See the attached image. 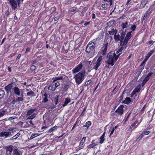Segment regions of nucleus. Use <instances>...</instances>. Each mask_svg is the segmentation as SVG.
Here are the masks:
<instances>
[{"label": "nucleus", "instance_id": "1", "mask_svg": "<svg viewBox=\"0 0 155 155\" xmlns=\"http://www.w3.org/2000/svg\"><path fill=\"white\" fill-rule=\"evenodd\" d=\"M126 32V30L124 31L121 30L120 32V35L118 34L117 35H114V39L115 42H117L120 41V42H121V44L127 45L128 41L132 36V31L128 32L125 38Z\"/></svg>", "mask_w": 155, "mask_h": 155}, {"label": "nucleus", "instance_id": "2", "mask_svg": "<svg viewBox=\"0 0 155 155\" xmlns=\"http://www.w3.org/2000/svg\"><path fill=\"white\" fill-rule=\"evenodd\" d=\"M107 57V59L105 61L107 64L105 66L106 68H109L110 65H114L118 58V55H117L115 52L109 53Z\"/></svg>", "mask_w": 155, "mask_h": 155}, {"label": "nucleus", "instance_id": "3", "mask_svg": "<svg viewBox=\"0 0 155 155\" xmlns=\"http://www.w3.org/2000/svg\"><path fill=\"white\" fill-rule=\"evenodd\" d=\"M37 111L36 108L30 109L27 111L26 116L28 120H32L35 118L37 114Z\"/></svg>", "mask_w": 155, "mask_h": 155}, {"label": "nucleus", "instance_id": "4", "mask_svg": "<svg viewBox=\"0 0 155 155\" xmlns=\"http://www.w3.org/2000/svg\"><path fill=\"white\" fill-rule=\"evenodd\" d=\"M97 46V43L94 42H90L87 45L86 51L87 53H90L93 51Z\"/></svg>", "mask_w": 155, "mask_h": 155}, {"label": "nucleus", "instance_id": "5", "mask_svg": "<svg viewBox=\"0 0 155 155\" xmlns=\"http://www.w3.org/2000/svg\"><path fill=\"white\" fill-rule=\"evenodd\" d=\"M13 130V129L10 128L6 131H2L0 133V137H3L4 138L9 137L12 136V133L10 131H12Z\"/></svg>", "mask_w": 155, "mask_h": 155}, {"label": "nucleus", "instance_id": "6", "mask_svg": "<svg viewBox=\"0 0 155 155\" xmlns=\"http://www.w3.org/2000/svg\"><path fill=\"white\" fill-rule=\"evenodd\" d=\"M21 0H8L12 8L15 9L17 7L18 5H19Z\"/></svg>", "mask_w": 155, "mask_h": 155}, {"label": "nucleus", "instance_id": "7", "mask_svg": "<svg viewBox=\"0 0 155 155\" xmlns=\"http://www.w3.org/2000/svg\"><path fill=\"white\" fill-rule=\"evenodd\" d=\"M85 71L82 70L81 72L78 73V84L82 82L84 79Z\"/></svg>", "mask_w": 155, "mask_h": 155}, {"label": "nucleus", "instance_id": "8", "mask_svg": "<svg viewBox=\"0 0 155 155\" xmlns=\"http://www.w3.org/2000/svg\"><path fill=\"white\" fill-rule=\"evenodd\" d=\"M103 59V56H100L97 61H96L95 63V65H94V68L95 70H97L100 66Z\"/></svg>", "mask_w": 155, "mask_h": 155}, {"label": "nucleus", "instance_id": "9", "mask_svg": "<svg viewBox=\"0 0 155 155\" xmlns=\"http://www.w3.org/2000/svg\"><path fill=\"white\" fill-rule=\"evenodd\" d=\"M124 106L123 105H120V106L115 110V113L117 114V115H121L124 114L123 108Z\"/></svg>", "mask_w": 155, "mask_h": 155}, {"label": "nucleus", "instance_id": "10", "mask_svg": "<svg viewBox=\"0 0 155 155\" xmlns=\"http://www.w3.org/2000/svg\"><path fill=\"white\" fill-rule=\"evenodd\" d=\"M120 42V46H121V47L120 48H119L118 51H117L116 53L117 54H118V56L121 53V52L124 49H125L127 47V45H124V44H121V42Z\"/></svg>", "mask_w": 155, "mask_h": 155}, {"label": "nucleus", "instance_id": "11", "mask_svg": "<svg viewBox=\"0 0 155 155\" xmlns=\"http://www.w3.org/2000/svg\"><path fill=\"white\" fill-rule=\"evenodd\" d=\"M13 85L12 84H10L6 86L5 87L6 91L8 93L12 92L13 91Z\"/></svg>", "mask_w": 155, "mask_h": 155}, {"label": "nucleus", "instance_id": "12", "mask_svg": "<svg viewBox=\"0 0 155 155\" xmlns=\"http://www.w3.org/2000/svg\"><path fill=\"white\" fill-rule=\"evenodd\" d=\"M108 46V43H106L105 44H104L103 46L102 47V51L101 54H102V55H105L106 54L107 51V48Z\"/></svg>", "mask_w": 155, "mask_h": 155}, {"label": "nucleus", "instance_id": "13", "mask_svg": "<svg viewBox=\"0 0 155 155\" xmlns=\"http://www.w3.org/2000/svg\"><path fill=\"white\" fill-rule=\"evenodd\" d=\"M13 91L14 93L17 96H19L21 94V90L18 87H14Z\"/></svg>", "mask_w": 155, "mask_h": 155}, {"label": "nucleus", "instance_id": "14", "mask_svg": "<svg viewBox=\"0 0 155 155\" xmlns=\"http://www.w3.org/2000/svg\"><path fill=\"white\" fill-rule=\"evenodd\" d=\"M86 138L85 137H83L79 145L78 146V150H80L84 147L83 144L85 141Z\"/></svg>", "mask_w": 155, "mask_h": 155}, {"label": "nucleus", "instance_id": "15", "mask_svg": "<svg viewBox=\"0 0 155 155\" xmlns=\"http://www.w3.org/2000/svg\"><path fill=\"white\" fill-rule=\"evenodd\" d=\"M152 9L150 7L147 11L144 14V16L143 18V21L145 20L147 17L150 15V13L152 12Z\"/></svg>", "mask_w": 155, "mask_h": 155}, {"label": "nucleus", "instance_id": "16", "mask_svg": "<svg viewBox=\"0 0 155 155\" xmlns=\"http://www.w3.org/2000/svg\"><path fill=\"white\" fill-rule=\"evenodd\" d=\"M13 147L12 146H10L6 148L7 155H11V153L13 150Z\"/></svg>", "mask_w": 155, "mask_h": 155}, {"label": "nucleus", "instance_id": "17", "mask_svg": "<svg viewBox=\"0 0 155 155\" xmlns=\"http://www.w3.org/2000/svg\"><path fill=\"white\" fill-rule=\"evenodd\" d=\"M98 144V142H96L94 140H93L91 142V143L88 146V148H94Z\"/></svg>", "mask_w": 155, "mask_h": 155}, {"label": "nucleus", "instance_id": "18", "mask_svg": "<svg viewBox=\"0 0 155 155\" xmlns=\"http://www.w3.org/2000/svg\"><path fill=\"white\" fill-rule=\"evenodd\" d=\"M63 77H64V78H67V77L64 75L62 76H58V77H54L52 78L53 82H54L57 80H62L63 78Z\"/></svg>", "mask_w": 155, "mask_h": 155}, {"label": "nucleus", "instance_id": "19", "mask_svg": "<svg viewBox=\"0 0 155 155\" xmlns=\"http://www.w3.org/2000/svg\"><path fill=\"white\" fill-rule=\"evenodd\" d=\"M117 30L115 28H113L111 29V31H108V32L110 35H117Z\"/></svg>", "mask_w": 155, "mask_h": 155}, {"label": "nucleus", "instance_id": "20", "mask_svg": "<svg viewBox=\"0 0 155 155\" xmlns=\"http://www.w3.org/2000/svg\"><path fill=\"white\" fill-rule=\"evenodd\" d=\"M148 2V1L147 0H142L141 2L140 8H144Z\"/></svg>", "mask_w": 155, "mask_h": 155}, {"label": "nucleus", "instance_id": "21", "mask_svg": "<svg viewBox=\"0 0 155 155\" xmlns=\"http://www.w3.org/2000/svg\"><path fill=\"white\" fill-rule=\"evenodd\" d=\"M48 95L47 94H45L42 96L43 99L42 102L45 103H46L48 101Z\"/></svg>", "mask_w": 155, "mask_h": 155}, {"label": "nucleus", "instance_id": "22", "mask_svg": "<svg viewBox=\"0 0 155 155\" xmlns=\"http://www.w3.org/2000/svg\"><path fill=\"white\" fill-rule=\"evenodd\" d=\"M131 102V99L130 97H126L125 100L123 101L122 103H124L127 104H129Z\"/></svg>", "mask_w": 155, "mask_h": 155}, {"label": "nucleus", "instance_id": "23", "mask_svg": "<svg viewBox=\"0 0 155 155\" xmlns=\"http://www.w3.org/2000/svg\"><path fill=\"white\" fill-rule=\"evenodd\" d=\"M105 132H104L102 135L100 137V141L99 143L100 144H101L104 142V141L105 140L104 137Z\"/></svg>", "mask_w": 155, "mask_h": 155}, {"label": "nucleus", "instance_id": "24", "mask_svg": "<svg viewBox=\"0 0 155 155\" xmlns=\"http://www.w3.org/2000/svg\"><path fill=\"white\" fill-rule=\"evenodd\" d=\"M142 70L140 69H139L137 71L134 76L135 79H137L138 78Z\"/></svg>", "mask_w": 155, "mask_h": 155}, {"label": "nucleus", "instance_id": "25", "mask_svg": "<svg viewBox=\"0 0 155 155\" xmlns=\"http://www.w3.org/2000/svg\"><path fill=\"white\" fill-rule=\"evenodd\" d=\"M12 155H21V154L18 149H15L13 150V154Z\"/></svg>", "mask_w": 155, "mask_h": 155}, {"label": "nucleus", "instance_id": "26", "mask_svg": "<svg viewBox=\"0 0 155 155\" xmlns=\"http://www.w3.org/2000/svg\"><path fill=\"white\" fill-rule=\"evenodd\" d=\"M136 93H137L136 92V91H135L134 89L133 90L132 92L130 94V97H133L134 99H135V97H137V94H136Z\"/></svg>", "mask_w": 155, "mask_h": 155}, {"label": "nucleus", "instance_id": "27", "mask_svg": "<svg viewBox=\"0 0 155 155\" xmlns=\"http://www.w3.org/2000/svg\"><path fill=\"white\" fill-rule=\"evenodd\" d=\"M71 102V99L70 98H66L62 106L63 107L67 105L68 104Z\"/></svg>", "mask_w": 155, "mask_h": 155}, {"label": "nucleus", "instance_id": "28", "mask_svg": "<svg viewBox=\"0 0 155 155\" xmlns=\"http://www.w3.org/2000/svg\"><path fill=\"white\" fill-rule=\"evenodd\" d=\"M143 87H142L141 84H140L139 85L137 86L136 87L134 90H135V91H136V92L138 93Z\"/></svg>", "mask_w": 155, "mask_h": 155}, {"label": "nucleus", "instance_id": "29", "mask_svg": "<svg viewBox=\"0 0 155 155\" xmlns=\"http://www.w3.org/2000/svg\"><path fill=\"white\" fill-rule=\"evenodd\" d=\"M40 134H34L31 135V137L30 138V140H32L34 138L39 136Z\"/></svg>", "mask_w": 155, "mask_h": 155}, {"label": "nucleus", "instance_id": "30", "mask_svg": "<svg viewBox=\"0 0 155 155\" xmlns=\"http://www.w3.org/2000/svg\"><path fill=\"white\" fill-rule=\"evenodd\" d=\"M149 80L147 78L145 77L144 79L143 80L142 84H141L142 87H143L146 82Z\"/></svg>", "mask_w": 155, "mask_h": 155}, {"label": "nucleus", "instance_id": "31", "mask_svg": "<svg viewBox=\"0 0 155 155\" xmlns=\"http://www.w3.org/2000/svg\"><path fill=\"white\" fill-rule=\"evenodd\" d=\"M154 50H151L150 52H149L147 54V58L149 59L150 56L154 52Z\"/></svg>", "mask_w": 155, "mask_h": 155}, {"label": "nucleus", "instance_id": "32", "mask_svg": "<svg viewBox=\"0 0 155 155\" xmlns=\"http://www.w3.org/2000/svg\"><path fill=\"white\" fill-rule=\"evenodd\" d=\"M57 129V126H54L52 128L50 129L48 131V133H51L54 130H56Z\"/></svg>", "mask_w": 155, "mask_h": 155}, {"label": "nucleus", "instance_id": "33", "mask_svg": "<svg viewBox=\"0 0 155 155\" xmlns=\"http://www.w3.org/2000/svg\"><path fill=\"white\" fill-rule=\"evenodd\" d=\"M21 97H18L16 99L17 101L18 102H19L20 101H22L23 100V95L22 94H21Z\"/></svg>", "mask_w": 155, "mask_h": 155}, {"label": "nucleus", "instance_id": "34", "mask_svg": "<svg viewBox=\"0 0 155 155\" xmlns=\"http://www.w3.org/2000/svg\"><path fill=\"white\" fill-rule=\"evenodd\" d=\"M5 94V91L3 90H0V99L3 97Z\"/></svg>", "mask_w": 155, "mask_h": 155}, {"label": "nucleus", "instance_id": "35", "mask_svg": "<svg viewBox=\"0 0 155 155\" xmlns=\"http://www.w3.org/2000/svg\"><path fill=\"white\" fill-rule=\"evenodd\" d=\"M69 87L68 85L67 84H65L63 87V91H67Z\"/></svg>", "mask_w": 155, "mask_h": 155}, {"label": "nucleus", "instance_id": "36", "mask_svg": "<svg viewBox=\"0 0 155 155\" xmlns=\"http://www.w3.org/2000/svg\"><path fill=\"white\" fill-rule=\"evenodd\" d=\"M91 122L90 121H88L84 125V126L85 127H88L91 126Z\"/></svg>", "mask_w": 155, "mask_h": 155}, {"label": "nucleus", "instance_id": "37", "mask_svg": "<svg viewBox=\"0 0 155 155\" xmlns=\"http://www.w3.org/2000/svg\"><path fill=\"white\" fill-rule=\"evenodd\" d=\"M104 2H107L110 4V6L112 5L114 2V0H103Z\"/></svg>", "mask_w": 155, "mask_h": 155}, {"label": "nucleus", "instance_id": "38", "mask_svg": "<svg viewBox=\"0 0 155 155\" xmlns=\"http://www.w3.org/2000/svg\"><path fill=\"white\" fill-rule=\"evenodd\" d=\"M82 62H83L82 61L78 65V72H79L82 68L83 66V65L82 64Z\"/></svg>", "mask_w": 155, "mask_h": 155}, {"label": "nucleus", "instance_id": "39", "mask_svg": "<svg viewBox=\"0 0 155 155\" xmlns=\"http://www.w3.org/2000/svg\"><path fill=\"white\" fill-rule=\"evenodd\" d=\"M26 123L28 124L29 126H33L34 125V124H33V123L32 122V121L31 120L27 121Z\"/></svg>", "mask_w": 155, "mask_h": 155}, {"label": "nucleus", "instance_id": "40", "mask_svg": "<svg viewBox=\"0 0 155 155\" xmlns=\"http://www.w3.org/2000/svg\"><path fill=\"white\" fill-rule=\"evenodd\" d=\"M20 134L19 133H18L16 134L13 136L12 140H15L20 135Z\"/></svg>", "mask_w": 155, "mask_h": 155}, {"label": "nucleus", "instance_id": "41", "mask_svg": "<svg viewBox=\"0 0 155 155\" xmlns=\"http://www.w3.org/2000/svg\"><path fill=\"white\" fill-rule=\"evenodd\" d=\"M128 24V23L127 22H126V23H122L121 25L122 28L123 29H124L126 28L127 25Z\"/></svg>", "mask_w": 155, "mask_h": 155}, {"label": "nucleus", "instance_id": "42", "mask_svg": "<svg viewBox=\"0 0 155 155\" xmlns=\"http://www.w3.org/2000/svg\"><path fill=\"white\" fill-rule=\"evenodd\" d=\"M145 61H143L141 63L140 66V68H142V69L144 68V65L145 64Z\"/></svg>", "mask_w": 155, "mask_h": 155}, {"label": "nucleus", "instance_id": "43", "mask_svg": "<svg viewBox=\"0 0 155 155\" xmlns=\"http://www.w3.org/2000/svg\"><path fill=\"white\" fill-rule=\"evenodd\" d=\"M143 134H142L141 135H140L139 137L137 139V141H139L143 137Z\"/></svg>", "mask_w": 155, "mask_h": 155}, {"label": "nucleus", "instance_id": "44", "mask_svg": "<svg viewBox=\"0 0 155 155\" xmlns=\"http://www.w3.org/2000/svg\"><path fill=\"white\" fill-rule=\"evenodd\" d=\"M136 27V26L135 25H132L131 28H130V29L132 30L131 31H132V32L133 31H134L135 30V29Z\"/></svg>", "mask_w": 155, "mask_h": 155}, {"label": "nucleus", "instance_id": "45", "mask_svg": "<svg viewBox=\"0 0 155 155\" xmlns=\"http://www.w3.org/2000/svg\"><path fill=\"white\" fill-rule=\"evenodd\" d=\"M137 120H136L134 122L132 123L130 127V128L132 129L133 128V127L135 126L137 124Z\"/></svg>", "mask_w": 155, "mask_h": 155}, {"label": "nucleus", "instance_id": "46", "mask_svg": "<svg viewBox=\"0 0 155 155\" xmlns=\"http://www.w3.org/2000/svg\"><path fill=\"white\" fill-rule=\"evenodd\" d=\"M150 133V131H144L142 134H143V135H148Z\"/></svg>", "mask_w": 155, "mask_h": 155}, {"label": "nucleus", "instance_id": "47", "mask_svg": "<svg viewBox=\"0 0 155 155\" xmlns=\"http://www.w3.org/2000/svg\"><path fill=\"white\" fill-rule=\"evenodd\" d=\"M72 72L74 74L78 72V66L76 67L75 68L72 70Z\"/></svg>", "mask_w": 155, "mask_h": 155}, {"label": "nucleus", "instance_id": "48", "mask_svg": "<svg viewBox=\"0 0 155 155\" xmlns=\"http://www.w3.org/2000/svg\"><path fill=\"white\" fill-rule=\"evenodd\" d=\"M34 94V92L33 91H31L28 92L27 94V95L28 96H30L32 95H33Z\"/></svg>", "mask_w": 155, "mask_h": 155}, {"label": "nucleus", "instance_id": "49", "mask_svg": "<svg viewBox=\"0 0 155 155\" xmlns=\"http://www.w3.org/2000/svg\"><path fill=\"white\" fill-rule=\"evenodd\" d=\"M36 69V67L35 65H32L31 66V69L32 71H35Z\"/></svg>", "mask_w": 155, "mask_h": 155}, {"label": "nucleus", "instance_id": "50", "mask_svg": "<svg viewBox=\"0 0 155 155\" xmlns=\"http://www.w3.org/2000/svg\"><path fill=\"white\" fill-rule=\"evenodd\" d=\"M91 82V80H89L85 83V85H86V86H87L88 85H89Z\"/></svg>", "mask_w": 155, "mask_h": 155}, {"label": "nucleus", "instance_id": "51", "mask_svg": "<svg viewBox=\"0 0 155 155\" xmlns=\"http://www.w3.org/2000/svg\"><path fill=\"white\" fill-rule=\"evenodd\" d=\"M60 84L59 83V81H57V82H56L54 84L55 87H58L59 86Z\"/></svg>", "mask_w": 155, "mask_h": 155}, {"label": "nucleus", "instance_id": "52", "mask_svg": "<svg viewBox=\"0 0 155 155\" xmlns=\"http://www.w3.org/2000/svg\"><path fill=\"white\" fill-rule=\"evenodd\" d=\"M153 73L151 72H150L147 75V76L145 77L146 78H147L149 80L150 78V77L152 75Z\"/></svg>", "mask_w": 155, "mask_h": 155}, {"label": "nucleus", "instance_id": "53", "mask_svg": "<svg viewBox=\"0 0 155 155\" xmlns=\"http://www.w3.org/2000/svg\"><path fill=\"white\" fill-rule=\"evenodd\" d=\"M50 87H51V89L52 91H54L56 88V87H55L54 84L52 86H50L49 87V88Z\"/></svg>", "mask_w": 155, "mask_h": 155}, {"label": "nucleus", "instance_id": "54", "mask_svg": "<svg viewBox=\"0 0 155 155\" xmlns=\"http://www.w3.org/2000/svg\"><path fill=\"white\" fill-rule=\"evenodd\" d=\"M5 113V111L4 110L2 111L0 113V117L2 116Z\"/></svg>", "mask_w": 155, "mask_h": 155}, {"label": "nucleus", "instance_id": "55", "mask_svg": "<svg viewBox=\"0 0 155 155\" xmlns=\"http://www.w3.org/2000/svg\"><path fill=\"white\" fill-rule=\"evenodd\" d=\"M31 49V48L30 47L27 48L26 49L25 53H28V52H29L30 51Z\"/></svg>", "mask_w": 155, "mask_h": 155}, {"label": "nucleus", "instance_id": "56", "mask_svg": "<svg viewBox=\"0 0 155 155\" xmlns=\"http://www.w3.org/2000/svg\"><path fill=\"white\" fill-rule=\"evenodd\" d=\"M74 79L75 80L76 83H78V74H76L74 76Z\"/></svg>", "mask_w": 155, "mask_h": 155}, {"label": "nucleus", "instance_id": "57", "mask_svg": "<svg viewBox=\"0 0 155 155\" xmlns=\"http://www.w3.org/2000/svg\"><path fill=\"white\" fill-rule=\"evenodd\" d=\"M58 96H57L56 98H55V101H54V102H55V104H57V103L58 102Z\"/></svg>", "mask_w": 155, "mask_h": 155}, {"label": "nucleus", "instance_id": "58", "mask_svg": "<svg viewBox=\"0 0 155 155\" xmlns=\"http://www.w3.org/2000/svg\"><path fill=\"white\" fill-rule=\"evenodd\" d=\"M130 113L129 114H128V116L126 117V118L125 119V122L127 121L128 120V118H129V117H130Z\"/></svg>", "mask_w": 155, "mask_h": 155}, {"label": "nucleus", "instance_id": "59", "mask_svg": "<svg viewBox=\"0 0 155 155\" xmlns=\"http://www.w3.org/2000/svg\"><path fill=\"white\" fill-rule=\"evenodd\" d=\"M114 128H112V130L110 132V136H111L112 134H113L114 132Z\"/></svg>", "mask_w": 155, "mask_h": 155}, {"label": "nucleus", "instance_id": "60", "mask_svg": "<svg viewBox=\"0 0 155 155\" xmlns=\"http://www.w3.org/2000/svg\"><path fill=\"white\" fill-rule=\"evenodd\" d=\"M145 105L143 108H142L141 109V113L142 114L143 113V111L144 110H145Z\"/></svg>", "mask_w": 155, "mask_h": 155}, {"label": "nucleus", "instance_id": "61", "mask_svg": "<svg viewBox=\"0 0 155 155\" xmlns=\"http://www.w3.org/2000/svg\"><path fill=\"white\" fill-rule=\"evenodd\" d=\"M59 17L58 16H56L54 18V20L55 21H57L59 19Z\"/></svg>", "mask_w": 155, "mask_h": 155}, {"label": "nucleus", "instance_id": "62", "mask_svg": "<svg viewBox=\"0 0 155 155\" xmlns=\"http://www.w3.org/2000/svg\"><path fill=\"white\" fill-rule=\"evenodd\" d=\"M123 97V94H122L120 97V100L119 101L120 102L122 100Z\"/></svg>", "mask_w": 155, "mask_h": 155}, {"label": "nucleus", "instance_id": "63", "mask_svg": "<svg viewBox=\"0 0 155 155\" xmlns=\"http://www.w3.org/2000/svg\"><path fill=\"white\" fill-rule=\"evenodd\" d=\"M17 102L16 99L15 100H13L12 102V103L13 104H15V102Z\"/></svg>", "mask_w": 155, "mask_h": 155}, {"label": "nucleus", "instance_id": "64", "mask_svg": "<svg viewBox=\"0 0 155 155\" xmlns=\"http://www.w3.org/2000/svg\"><path fill=\"white\" fill-rule=\"evenodd\" d=\"M95 18V15L94 13H93L92 14V18L93 19H94Z\"/></svg>", "mask_w": 155, "mask_h": 155}]
</instances>
